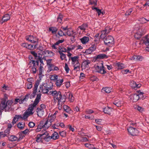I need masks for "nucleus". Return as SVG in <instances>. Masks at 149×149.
<instances>
[{
	"label": "nucleus",
	"instance_id": "obj_1",
	"mask_svg": "<svg viewBox=\"0 0 149 149\" xmlns=\"http://www.w3.org/2000/svg\"><path fill=\"white\" fill-rule=\"evenodd\" d=\"M6 98H7L1 99L0 102L1 110L5 109V111H10L12 110L11 105L13 103V101L12 100H10L6 101Z\"/></svg>",
	"mask_w": 149,
	"mask_h": 149
},
{
	"label": "nucleus",
	"instance_id": "obj_2",
	"mask_svg": "<svg viewBox=\"0 0 149 149\" xmlns=\"http://www.w3.org/2000/svg\"><path fill=\"white\" fill-rule=\"evenodd\" d=\"M53 97L54 100H58V104L59 105L60 103L61 104H63L65 101L66 97L65 95H62L61 92L55 90L53 92Z\"/></svg>",
	"mask_w": 149,
	"mask_h": 149
},
{
	"label": "nucleus",
	"instance_id": "obj_3",
	"mask_svg": "<svg viewBox=\"0 0 149 149\" xmlns=\"http://www.w3.org/2000/svg\"><path fill=\"white\" fill-rule=\"evenodd\" d=\"M104 42L106 45L109 46H112L114 44V39L112 36H109L104 39Z\"/></svg>",
	"mask_w": 149,
	"mask_h": 149
},
{
	"label": "nucleus",
	"instance_id": "obj_4",
	"mask_svg": "<svg viewBox=\"0 0 149 149\" xmlns=\"http://www.w3.org/2000/svg\"><path fill=\"white\" fill-rule=\"evenodd\" d=\"M101 66L97 65L95 66V72L102 74H105L106 73L105 68L103 65V63H102Z\"/></svg>",
	"mask_w": 149,
	"mask_h": 149
},
{
	"label": "nucleus",
	"instance_id": "obj_5",
	"mask_svg": "<svg viewBox=\"0 0 149 149\" xmlns=\"http://www.w3.org/2000/svg\"><path fill=\"white\" fill-rule=\"evenodd\" d=\"M127 130L130 134L133 136L137 135L139 133V131L137 129L131 126L127 129Z\"/></svg>",
	"mask_w": 149,
	"mask_h": 149
},
{
	"label": "nucleus",
	"instance_id": "obj_6",
	"mask_svg": "<svg viewBox=\"0 0 149 149\" xmlns=\"http://www.w3.org/2000/svg\"><path fill=\"white\" fill-rule=\"evenodd\" d=\"M48 85L47 83H44L40 86V89L43 94L48 93L49 91L47 88Z\"/></svg>",
	"mask_w": 149,
	"mask_h": 149
},
{
	"label": "nucleus",
	"instance_id": "obj_7",
	"mask_svg": "<svg viewBox=\"0 0 149 149\" xmlns=\"http://www.w3.org/2000/svg\"><path fill=\"white\" fill-rule=\"evenodd\" d=\"M33 113V112H29L26 111L23 114L22 117L21 115H16L15 117H18L19 118H20L23 119H27L29 116L32 115Z\"/></svg>",
	"mask_w": 149,
	"mask_h": 149
},
{
	"label": "nucleus",
	"instance_id": "obj_8",
	"mask_svg": "<svg viewBox=\"0 0 149 149\" xmlns=\"http://www.w3.org/2000/svg\"><path fill=\"white\" fill-rule=\"evenodd\" d=\"M26 40L32 43H36L37 44L38 42V38L36 37H34L31 35H30L27 37Z\"/></svg>",
	"mask_w": 149,
	"mask_h": 149
},
{
	"label": "nucleus",
	"instance_id": "obj_9",
	"mask_svg": "<svg viewBox=\"0 0 149 149\" xmlns=\"http://www.w3.org/2000/svg\"><path fill=\"white\" fill-rule=\"evenodd\" d=\"M40 134L42 135L41 137L46 141L48 142L50 140V136L47 132L46 131L44 133Z\"/></svg>",
	"mask_w": 149,
	"mask_h": 149
},
{
	"label": "nucleus",
	"instance_id": "obj_10",
	"mask_svg": "<svg viewBox=\"0 0 149 149\" xmlns=\"http://www.w3.org/2000/svg\"><path fill=\"white\" fill-rule=\"evenodd\" d=\"M42 121L43 122V123L44 126L45 127V130H47L51 125L52 123L50 122L47 119H43L42 120Z\"/></svg>",
	"mask_w": 149,
	"mask_h": 149
},
{
	"label": "nucleus",
	"instance_id": "obj_11",
	"mask_svg": "<svg viewBox=\"0 0 149 149\" xmlns=\"http://www.w3.org/2000/svg\"><path fill=\"white\" fill-rule=\"evenodd\" d=\"M112 110L113 109L112 108L107 107L103 109V111L105 114L111 115L112 112Z\"/></svg>",
	"mask_w": 149,
	"mask_h": 149
},
{
	"label": "nucleus",
	"instance_id": "obj_12",
	"mask_svg": "<svg viewBox=\"0 0 149 149\" xmlns=\"http://www.w3.org/2000/svg\"><path fill=\"white\" fill-rule=\"evenodd\" d=\"M144 58L141 56L134 55L130 58L132 60H135L137 61H142Z\"/></svg>",
	"mask_w": 149,
	"mask_h": 149
},
{
	"label": "nucleus",
	"instance_id": "obj_13",
	"mask_svg": "<svg viewBox=\"0 0 149 149\" xmlns=\"http://www.w3.org/2000/svg\"><path fill=\"white\" fill-rule=\"evenodd\" d=\"M137 94H131L130 96V98L134 102H137L139 99V97Z\"/></svg>",
	"mask_w": 149,
	"mask_h": 149
},
{
	"label": "nucleus",
	"instance_id": "obj_14",
	"mask_svg": "<svg viewBox=\"0 0 149 149\" xmlns=\"http://www.w3.org/2000/svg\"><path fill=\"white\" fill-rule=\"evenodd\" d=\"M10 18V15L8 14H6L4 15L2 18L1 21H0L1 24H3V22L7 21Z\"/></svg>",
	"mask_w": 149,
	"mask_h": 149
},
{
	"label": "nucleus",
	"instance_id": "obj_15",
	"mask_svg": "<svg viewBox=\"0 0 149 149\" xmlns=\"http://www.w3.org/2000/svg\"><path fill=\"white\" fill-rule=\"evenodd\" d=\"M91 63V61L89 60H86L83 62L81 64V67L86 69L88 67V64Z\"/></svg>",
	"mask_w": 149,
	"mask_h": 149
},
{
	"label": "nucleus",
	"instance_id": "obj_16",
	"mask_svg": "<svg viewBox=\"0 0 149 149\" xmlns=\"http://www.w3.org/2000/svg\"><path fill=\"white\" fill-rule=\"evenodd\" d=\"M30 94H26L24 97V98L22 99L19 101V103L21 104L23 103L24 102H26L28 100Z\"/></svg>",
	"mask_w": 149,
	"mask_h": 149
},
{
	"label": "nucleus",
	"instance_id": "obj_17",
	"mask_svg": "<svg viewBox=\"0 0 149 149\" xmlns=\"http://www.w3.org/2000/svg\"><path fill=\"white\" fill-rule=\"evenodd\" d=\"M113 104L118 107H121L123 104L122 102L118 100H115L113 102Z\"/></svg>",
	"mask_w": 149,
	"mask_h": 149
},
{
	"label": "nucleus",
	"instance_id": "obj_18",
	"mask_svg": "<svg viewBox=\"0 0 149 149\" xmlns=\"http://www.w3.org/2000/svg\"><path fill=\"white\" fill-rule=\"evenodd\" d=\"M43 122L41 120L40 121V123L38 125L37 128L36 129V132H39L41 131L42 128L45 129V127L43 124Z\"/></svg>",
	"mask_w": 149,
	"mask_h": 149
},
{
	"label": "nucleus",
	"instance_id": "obj_19",
	"mask_svg": "<svg viewBox=\"0 0 149 149\" xmlns=\"http://www.w3.org/2000/svg\"><path fill=\"white\" fill-rule=\"evenodd\" d=\"M108 57V56L104 54H100L97 55L96 56V59H102L104 58H107Z\"/></svg>",
	"mask_w": 149,
	"mask_h": 149
},
{
	"label": "nucleus",
	"instance_id": "obj_20",
	"mask_svg": "<svg viewBox=\"0 0 149 149\" xmlns=\"http://www.w3.org/2000/svg\"><path fill=\"white\" fill-rule=\"evenodd\" d=\"M41 94L40 93L38 94L37 95L36 98L35 99L33 103L36 105L38 104L40 102V100L41 99Z\"/></svg>",
	"mask_w": 149,
	"mask_h": 149
},
{
	"label": "nucleus",
	"instance_id": "obj_21",
	"mask_svg": "<svg viewBox=\"0 0 149 149\" xmlns=\"http://www.w3.org/2000/svg\"><path fill=\"white\" fill-rule=\"evenodd\" d=\"M115 65L117 68L118 70L122 69L125 68L124 64L120 62H118L116 63Z\"/></svg>",
	"mask_w": 149,
	"mask_h": 149
},
{
	"label": "nucleus",
	"instance_id": "obj_22",
	"mask_svg": "<svg viewBox=\"0 0 149 149\" xmlns=\"http://www.w3.org/2000/svg\"><path fill=\"white\" fill-rule=\"evenodd\" d=\"M59 137V136L58 133L55 132L53 133L51 136H50V140L51 139H53L54 140H56L58 139Z\"/></svg>",
	"mask_w": 149,
	"mask_h": 149
},
{
	"label": "nucleus",
	"instance_id": "obj_23",
	"mask_svg": "<svg viewBox=\"0 0 149 149\" xmlns=\"http://www.w3.org/2000/svg\"><path fill=\"white\" fill-rule=\"evenodd\" d=\"M8 140L11 141L13 142L16 141L18 139L17 138L15 135H9L8 137Z\"/></svg>",
	"mask_w": 149,
	"mask_h": 149
},
{
	"label": "nucleus",
	"instance_id": "obj_24",
	"mask_svg": "<svg viewBox=\"0 0 149 149\" xmlns=\"http://www.w3.org/2000/svg\"><path fill=\"white\" fill-rule=\"evenodd\" d=\"M81 42L83 44H85L89 40V38L88 37L86 36H84L82 38L80 39Z\"/></svg>",
	"mask_w": 149,
	"mask_h": 149
},
{
	"label": "nucleus",
	"instance_id": "obj_25",
	"mask_svg": "<svg viewBox=\"0 0 149 149\" xmlns=\"http://www.w3.org/2000/svg\"><path fill=\"white\" fill-rule=\"evenodd\" d=\"M143 34L144 33H143L139 31L137 33H135L134 35V37L136 39H139Z\"/></svg>",
	"mask_w": 149,
	"mask_h": 149
},
{
	"label": "nucleus",
	"instance_id": "obj_26",
	"mask_svg": "<svg viewBox=\"0 0 149 149\" xmlns=\"http://www.w3.org/2000/svg\"><path fill=\"white\" fill-rule=\"evenodd\" d=\"M36 105L34 104L33 103L30 105V107L28 108L26 111L29 112H33V111L34 109V108L36 106Z\"/></svg>",
	"mask_w": 149,
	"mask_h": 149
},
{
	"label": "nucleus",
	"instance_id": "obj_27",
	"mask_svg": "<svg viewBox=\"0 0 149 149\" xmlns=\"http://www.w3.org/2000/svg\"><path fill=\"white\" fill-rule=\"evenodd\" d=\"M49 31H51L52 34H56L58 29L55 27H51L49 28Z\"/></svg>",
	"mask_w": 149,
	"mask_h": 149
},
{
	"label": "nucleus",
	"instance_id": "obj_28",
	"mask_svg": "<svg viewBox=\"0 0 149 149\" xmlns=\"http://www.w3.org/2000/svg\"><path fill=\"white\" fill-rule=\"evenodd\" d=\"M40 80L38 79L36 82L34 87L33 88V91L35 92H37V89L38 88V85L39 84Z\"/></svg>",
	"mask_w": 149,
	"mask_h": 149
},
{
	"label": "nucleus",
	"instance_id": "obj_29",
	"mask_svg": "<svg viewBox=\"0 0 149 149\" xmlns=\"http://www.w3.org/2000/svg\"><path fill=\"white\" fill-rule=\"evenodd\" d=\"M36 111L38 113V116L40 117L43 115L44 111L42 109H40L38 107L36 109Z\"/></svg>",
	"mask_w": 149,
	"mask_h": 149
},
{
	"label": "nucleus",
	"instance_id": "obj_30",
	"mask_svg": "<svg viewBox=\"0 0 149 149\" xmlns=\"http://www.w3.org/2000/svg\"><path fill=\"white\" fill-rule=\"evenodd\" d=\"M79 58V56H76L74 57H71V59L72 61V63L74 64L75 63H77V62H79L78 60Z\"/></svg>",
	"mask_w": 149,
	"mask_h": 149
},
{
	"label": "nucleus",
	"instance_id": "obj_31",
	"mask_svg": "<svg viewBox=\"0 0 149 149\" xmlns=\"http://www.w3.org/2000/svg\"><path fill=\"white\" fill-rule=\"evenodd\" d=\"M63 81V79H57L56 82L55 84L57 87H60L62 85Z\"/></svg>",
	"mask_w": 149,
	"mask_h": 149
},
{
	"label": "nucleus",
	"instance_id": "obj_32",
	"mask_svg": "<svg viewBox=\"0 0 149 149\" xmlns=\"http://www.w3.org/2000/svg\"><path fill=\"white\" fill-rule=\"evenodd\" d=\"M32 64H33V66H31V65L29 67V68L31 67L35 68V67H37V66H38V60H36V61L32 60Z\"/></svg>",
	"mask_w": 149,
	"mask_h": 149
},
{
	"label": "nucleus",
	"instance_id": "obj_33",
	"mask_svg": "<svg viewBox=\"0 0 149 149\" xmlns=\"http://www.w3.org/2000/svg\"><path fill=\"white\" fill-rule=\"evenodd\" d=\"M88 26L87 24L84 23L82 25L78 26V29H79L81 30L84 31Z\"/></svg>",
	"mask_w": 149,
	"mask_h": 149
},
{
	"label": "nucleus",
	"instance_id": "obj_34",
	"mask_svg": "<svg viewBox=\"0 0 149 149\" xmlns=\"http://www.w3.org/2000/svg\"><path fill=\"white\" fill-rule=\"evenodd\" d=\"M41 137L42 135H41L40 134H38L36 137V141L38 143L40 142H42V137Z\"/></svg>",
	"mask_w": 149,
	"mask_h": 149
},
{
	"label": "nucleus",
	"instance_id": "obj_35",
	"mask_svg": "<svg viewBox=\"0 0 149 149\" xmlns=\"http://www.w3.org/2000/svg\"><path fill=\"white\" fill-rule=\"evenodd\" d=\"M38 45L37 43L35 45H33L29 44H28L27 48L28 49L32 50L33 49H36L37 48V46Z\"/></svg>",
	"mask_w": 149,
	"mask_h": 149
},
{
	"label": "nucleus",
	"instance_id": "obj_36",
	"mask_svg": "<svg viewBox=\"0 0 149 149\" xmlns=\"http://www.w3.org/2000/svg\"><path fill=\"white\" fill-rule=\"evenodd\" d=\"M44 65H42V64H40V66L39 67V77H40V75L41 76L42 74V72L43 71V66Z\"/></svg>",
	"mask_w": 149,
	"mask_h": 149
},
{
	"label": "nucleus",
	"instance_id": "obj_37",
	"mask_svg": "<svg viewBox=\"0 0 149 149\" xmlns=\"http://www.w3.org/2000/svg\"><path fill=\"white\" fill-rule=\"evenodd\" d=\"M139 21L140 22V23L142 24L146 23L147 21H149V19H147L144 17H142L139 19Z\"/></svg>",
	"mask_w": 149,
	"mask_h": 149
},
{
	"label": "nucleus",
	"instance_id": "obj_38",
	"mask_svg": "<svg viewBox=\"0 0 149 149\" xmlns=\"http://www.w3.org/2000/svg\"><path fill=\"white\" fill-rule=\"evenodd\" d=\"M143 43L147 47H149V37H146L143 40Z\"/></svg>",
	"mask_w": 149,
	"mask_h": 149
},
{
	"label": "nucleus",
	"instance_id": "obj_39",
	"mask_svg": "<svg viewBox=\"0 0 149 149\" xmlns=\"http://www.w3.org/2000/svg\"><path fill=\"white\" fill-rule=\"evenodd\" d=\"M64 109L66 112L69 113H72V111L70 108L66 105L64 107Z\"/></svg>",
	"mask_w": 149,
	"mask_h": 149
},
{
	"label": "nucleus",
	"instance_id": "obj_40",
	"mask_svg": "<svg viewBox=\"0 0 149 149\" xmlns=\"http://www.w3.org/2000/svg\"><path fill=\"white\" fill-rule=\"evenodd\" d=\"M111 89L110 88L106 87L103 88L102 90V91H105L106 93H109L111 92Z\"/></svg>",
	"mask_w": 149,
	"mask_h": 149
},
{
	"label": "nucleus",
	"instance_id": "obj_41",
	"mask_svg": "<svg viewBox=\"0 0 149 149\" xmlns=\"http://www.w3.org/2000/svg\"><path fill=\"white\" fill-rule=\"evenodd\" d=\"M63 17V15L60 13L58 16L57 18V21L58 22L60 23H61Z\"/></svg>",
	"mask_w": 149,
	"mask_h": 149
},
{
	"label": "nucleus",
	"instance_id": "obj_42",
	"mask_svg": "<svg viewBox=\"0 0 149 149\" xmlns=\"http://www.w3.org/2000/svg\"><path fill=\"white\" fill-rule=\"evenodd\" d=\"M30 53L34 57L35 60H37L39 57H40L39 56H38L37 54L35 51H31Z\"/></svg>",
	"mask_w": 149,
	"mask_h": 149
},
{
	"label": "nucleus",
	"instance_id": "obj_43",
	"mask_svg": "<svg viewBox=\"0 0 149 149\" xmlns=\"http://www.w3.org/2000/svg\"><path fill=\"white\" fill-rule=\"evenodd\" d=\"M60 55V58L62 60H63L66 58L65 54L61 52L60 51H58Z\"/></svg>",
	"mask_w": 149,
	"mask_h": 149
},
{
	"label": "nucleus",
	"instance_id": "obj_44",
	"mask_svg": "<svg viewBox=\"0 0 149 149\" xmlns=\"http://www.w3.org/2000/svg\"><path fill=\"white\" fill-rule=\"evenodd\" d=\"M80 65L79 62H77V63L76 64L74 65V70L77 71H78L80 69Z\"/></svg>",
	"mask_w": 149,
	"mask_h": 149
},
{
	"label": "nucleus",
	"instance_id": "obj_45",
	"mask_svg": "<svg viewBox=\"0 0 149 149\" xmlns=\"http://www.w3.org/2000/svg\"><path fill=\"white\" fill-rule=\"evenodd\" d=\"M107 33H106V32H105L103 30L101 31V34L100 36V38L101 39H105L106 38V36L107 35Z\"/></svg>",
	"mask_w": 149,
	"mask_h": 149
},
{
	"label": "nucleus",
	"instance_id": "obj_46",
	"mask_svg": "<svg viewBox=\"0 0 149 149\" xmlns=\"http://www.w3.org/2000/svg\"><path fill=\"white\" fill-rule=\"evenodd\" d=\"M57 34L61 37H62L63 36H66V34L64 33L61 29L58 31Z\"/></svg>",
	"mask_w": 149,
	"mask_h": 149
},
{
	"label": "nucleus",
	"instance_id": "obj_47",
	"mask_svg": "<svg viewBox=\"0 0 149 149\" xmlns=\"http://www.w3.org/2000/svg\"><path fill=\"white\" fill-rule=\"evenodd\" d=\"M59 134L60 135L63 137H65L66 136V132L65 131L59 132Z\"/></svg>",
	"mask_w": 149,
	"mask_h": 149
},
{
	"label": "nucleus",
	"instance_id": "obj_48",
	"mask_svg": "<svg viewBox=\"0 0 149 149\" xmlns=\"http://www.w3.org/2000/svg\"><path fill=\"white\" fill-rule=\"evenodd\" d=\"M48 53L46 56L47 57H51L54 55V53L51 51L47 50Z\"/></svg>",
	"mask_w": 149,
	"mask_h": 149
},
{
	"label": "nucleus",
	"instance_id": "obj_49",
	"mask_svg": "<svg viewBox=\"0 0 149 149\" xmlns=\"http://www.w3.org/2000/svg\"><path fill=\"white\" fill-rule=\"evenodd\" d=\"M91 80L93 81H98L99 80V79L97 78V77L95 76H92L90 77Z\"/></svg>",
	"mask_w": 149,
	"mask_h": 149
},
{
	"label": "nucleus",
	"instance_id": "obj_50",
	"mask_svg": "<svg viewBox=\"0 0 149 149\" xmlns=\"http://www.w3.org/2000/svg\"><path fill=\"white\" fill-rule=\"evenodd\" d=\"M85 145L86 147L89 149H93V147H94L93 145L88 143H86Z\"/></svg>",
	"mask_w": 149,
	"mask_h": 149
},
{
	"label": "nucleus",
	"instance_id": "obj_51",
	"mask_svg": "<svg viewBox=\"0 0 149 149\" xmlns=\"http://www.w3.org/2000/svg\"><path fill=\"white\" fill-rule=\"evenodd\" d=\"M136 83L134 81H132L131 82L130 85L132 88L136 89Z\"/></svg>",
	"mask_w": 149,
	"mask_h": 149
},
{
	"label": "nucleus",
	"instance_id": "obj_52",
	"mask_svg": "<svg viewBox=\"0 0 149 149\" xmlns=\"http://www.w3.org/2000/svg\"><path fill=\"white\" fill-rule=\"evenodd\" d=\"M74 32L73 31H70L69 30H67L66 33V35H67L69 36H72L74 34Z\"/></svg>",
	"mask_w": 149,
	"mask_h": 149
},
{
	"label": "nucleus",
	"instance_id": "obj_53",
	"mask_svg": "<svg viewBox=\"0 0 149 149\" xmlns=\"http://www.w3.org/2000/svg\"><path fill=\"white\" fill-rule=\"evenodd\" d=\"M89 3L91 4H94L95 6H96L97 5V0H89Z\"/></svg>",
	"mask_w": 149,
	"mask_h": 149
},
{
	"label": "nucleus",
	"instance_id": "obj_54",
	"mask_svg": "<svg viewBox=\"0 0 149 149\" xmlns=\"http://www.w3.org/2000/svg\"><path fill=\"white\" fill-rule=\"evenodd\" d=\"M92 52L95 51L96 48V45H92L89 48Z\"/></svg>",
	"mask_w": 149,
	"mask_h": 149
},
{
	"label": "nucleus",
	"instance_id": "obj_55",
	"mask_svg": "<svg viewBox=\"0 0 149 149\" xmlns=\"http://www.w3.org/2000/svg\"><path fill=\"white\" fill-rule=\"evenodd\" d=\"M17 126L19 128L22 130L24 128V125L22 124L21 122H19L18 124H17Z\"/></svg>",
	"mask_w": 149,
	"mask_h": 149
},
{
	"label": "nucleus",
	"instance_id": "obj_56",
	"mask_svg": "<svg viewBox=\"0 0 149 149\" xmlns=\"http://www.w3.org/2000/svg\"><path fill=\"white\" fill-rule=\"evenodd\" d=\"M58 75L56 74H54L52 75V77L50 78V79L51 80L55 81L58 79Z\"/></svg>",
	"mask_w": 149,
	"mask_h": 149
},
{
	"label": "nucleus",
	"instance_id": "obj_57",
	"mask_svg": "<svg viewBox=\"0 0 149 149\" xmlns=\"http://www.w3.org/2000/svg\"><path fill=\"white\" fill-rule=\"evenodd\" d=\"M68 98L71 102H73L74 100V97L73 96L72 93H70L69 94Z\"/></svg>",
	"mask_w": 149,
	"mask_h": 149
},
{
	"label": "nucleus",
	"instance_id": "obj_58",
	"mask_svg": "<svg viewBox=\"0 0 149 149\" xmlns=\"http://www.w3.org/2000/svg\"><path fill=\"white\" fill-rule=\"evenodd\" d=\"M111 29L109 28V27H107L105 28V29L103 30L107 34H108L111 31Z\"/></svg>",
	"mask_w": 149,
	"mask_h": 149
},
{
	"label": "nucleus",
	"instance_id": "obj_59",
	"mask_svg": "<svg viewBox=\"0 0 149 149\" xmlns=\"http://www.w3.org/2000/svg\"><path fill=\"white\" fill-rule=\"evenodd\" d=\"M54 66V65L53 64H52L48 66V72H50L51 71L53 70Z\"/></svg>",
	"mask_w": 149,
	"mask_h": 149
},
{
	"label": "nucleus",
	"instance_id": "obj_60",
	"mask_svg": "<svg viewBox=\"0 0 149 149\" xmlns=\"http://www.w3.org/2000/svg\"><path fill=\"white\" fill-rule=\"evenodd\" d=\"M55 118V116H53L52 117H50L49 118H46L47 120H49L50 122L51 123L54 120V119Z\"/></svg>",
	"mask_w": 149,
	"mask_h": 149
},
{
	"label": "nucleus",
	"instance_id": "obj_61",
	"mask_svg": "<svg viewBox=\"0 0 149 149\" xmlns=\"http://www.w3.org/2000/svg\"><path fill=\"white\" fill-rule=\"evenodd\" d=\"M0 137L1 138V136H2L3 137H4L5 136L7 137V138L8 137L9 135H8V134H6L4 133L3 132H0Z\"/></svg>",
	"mask_w": 149,
	"mask_h": 149
},
{
	"label": "nucleus",
	"instance_id": "obj_62",
	"mask_svg": "<svg viewBox=\"0 0 149 149\" xmlns=\"http://www.w3.org/2000/svg\"><path fill=\"white\" fill-rule=\"evenodd\" d=\"M132 11V9H129L127 10L125 13V15H130Z\"/></svg>",
	"mask_w": 149,
	"mask_h": 149
},
{
	"label": "nucleus",
	"instance_id": "obj_63",
	"mask_svg": "<svg viewBox=\"0 0 149 149\" xmlns=\"http://www.w3.org/2000/svg\"><path fill=\"white\" fill-rule=\"evenodd\" d=\"M59 49H60V50H59L58 51H60L61 52H67L66 49L64 47L59 48Z\"/></svg>",
	"mask_w": 149,
	"mask_h": 149
},
{
	"label": "nucleus",
	"instance_id": "obj_64",
	"mask_svg": "<svg viewBox=\"0 0 149 149\" xmlns=\"http://www.w3.org/2000/svg\"><path fill=\"white\" fill-rule=\"evenodd\" d=\"M35 125V123L32 122H31L29 123L28 125L30 128L33 127Z\"/></svg>",
	"mask_w": 149,
	"mask_h": 149
}]
</instances>
